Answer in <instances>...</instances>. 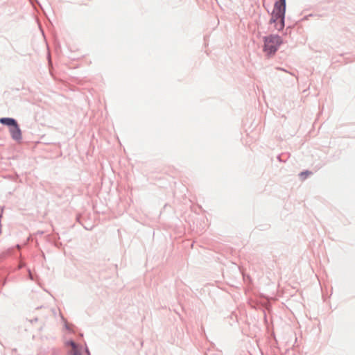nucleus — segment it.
<instances>
[{
	"mask_svg": "<svg viewBox=\"0 0 355 355\" xmlns=\"http://www.w3.org/2000/svg\"><path fill=\"white\" fill-rule=\"evenodd\" d=\"M286 0H279L275 3L271 13L270 24H274V29L282 31L284 27Z\"/></svg>",
	"mask_w": 355,
	"mask_h": 355,
	"instance_id": "f257e3e1",
	"label": "nucleus"
},
{
	"mask_svg": "<svg viewBox=\"0 0 355 355\" xmlns=\"http://www.w3.org/2000/svg\"><path fill=\"white\" fill-rule=\"evenodd\" d=\"M263 51L267 55H273L282 43L281 37L278 35H269L264 37Z\"/></svg>",
	"mask_w": 355,
	"mask_h": 355,
	"instance_id": "f03ea898",
	"label": "nucleus"
},
{
	"mask_svg": "<svg viewBox=\"0 0 355 355\" xmlns=\"http://www.w3.org/2000/svg\"><path fill=\"white\" fill-rule=\"evenodd\" d=\"M10 133L11 135L12 138L17 141H20L21 139V131L17 124L16 123L15 125L12 126L9 128Z\"/></svg>",
	"mask_w": 355,
	"mask_h": 355,
	"instance_id": "7ed1b4c3",
	"label": "nucleus"
},
{
	"mask_svg": "<svg viewBox=\"0 0 355 355\" xmlns=\"http://www.w3.org/2000/svg\"><path fill=\"white\" fill-rule=\"evenodd\" d=\"M0 123L11 128L16 125L17 121L12 118H1L0 119Z\"/></svg>",
	"mask_w": 355,
	"mask_h": 355,
	"instance_id": "20e7f679",
	"label": "nucleus"
},
{
	"mask_svg": "<svg viewBox=\"0 0 355 355\" xmlns=\"http://www.w3.org/2000/svg\"><path fill=\"white\" fill-rule=\"evenodd\" d=\"M69 345H70V346H71L72 347V350H73V352H72V354L71 355H81L78 351H77V346H76V344L73 342V341H69L68 343Z\"/></svg>",
	"mask_w": 355,
	"mask_h": 355,
	"instance_id": "39448f33",
	"label": "nucleus"
},
{
	"mask_svg": "<svg viewBox=\"0 0 355 355\" xmlns=\"http://www.w3.org/2000/svg\"><path fill=\"white\" fill-rule=\"evenodd\" d=\"M306 173H301V175H303L304 174H305Z\"/></svg>",
	"mask_w": 355,
	"mask_h": 355,
	"instance_id": "423d86ee",
	"label": "nucleus"
}]
</instances>
